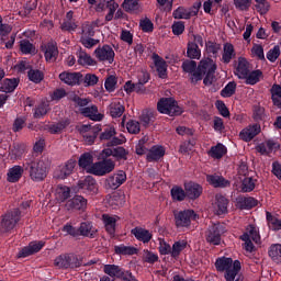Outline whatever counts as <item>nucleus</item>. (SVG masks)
Here are the masks:
<instances>
[{
  "label": "nucleus",
  "mask_w": 281,
  "mask_h": 281,
  "mask_svg": "<svg viewBox=\"0 0 281 281\" xmlns=\"http://www.w3.org/2000/svg\"><path fill=\"white\" fill-rule=\"evenodd\" d=\"M216 61L210 57L202 58L198 64L196 71L191 77V85H196L203 80L205 87H212L216 80ZM204 76V79H203Z\"/></svg>",
  "instance_id": "obj_1"
},
{
  "label": "nucleus",
  "mask_w": 281,
  "mask_h": 281,
  "mask_svg": "<svg viewBox=\"0 0 281 281\" xmlns=\"http://www.w3.org/2000/svg\"><path fill=\"white\" fill-rule=\"evenodd\" d=\"M23 168L25 172H29V177L32 181H45L49 172V159H36L34 156H29L23 164Z\"/></svg>",
  "instance_id": "obj_2"
},
{
  "label": "nucleus",
  "mask_w": 281,
  "mask_h": 281,
  "mask_svg": "<svg viewBox=\"0 0 281 281\" xmlns=\"http://www.w3.org/2000/svg\"><path fill=\"white\" fill-rule=\"evenodd\" d=\"M21 222V210L13 209L4 213L0 222V234H10Z\"/></svg>",
  "instance_id": "obj_3"
},
{
  "label": "nucleus",
  "mask_w": 281,
  "mask_h": 281,
  "mask_svg": "<svg viewBox=\"0 0 281 281\" xmlns=\"http://www.w3.org/2000/svg\"><path fill=\"white\" fill-rule=\"evenodd\" d=\"M157 110L159 113H165L171 117L183 113V108L179 106V103L172 98L160 99L157 103Z\"/></svg>",
  "instance_id": "obj_4"
},
{
  "label": "nucleus",
  "mask_w": 281,
  "mask_h": 281,
  "mask_svg": "<svg viewBox=\"0 0 281 281\" xmlns=\"http://www.w3.org/2000/svg\"><path fill=\"white\" fill-rule=\"evenodd\" d=\"M115 170V161L113 159H104L91 165L88 169L89 175H94L95 177H104Z\"/></svg>",
  "instance_id": "obj_5"
},
{
  "label": "nucleus",
  "mask_w": 281,
  "mask_h": 281,
  "mask_svg": "<svg viewBox=\"0 0 281 281\" xmlns=\"http://www.w3.org/2000/svg\"><path fill=\"white\" fill-rule=\"evenodd\" d=\"M175 225L176 227L183 228L190 227L192 225V221H196L199 215L194 212V210H184L180 212H175Z\"/></svg>",
  "instance_id": "obj_6"
},
{
  "label": "nucleus",
  "mask_w": 281,
  "mask_h": 281,
  "mask_svg": "<svg viewBox=\"0 0 281 281\" xmlns=\"http://www.w3.org/2000/svg\"><path fill=\"white\" fill-rule=\"evenodd\" d=\"M102 131V125H81L78 128V132L83 137L85 144L88 146H92V144H95V139L98 138V134Z\"/></svg>",
  "instance_id": "obj_7"
},
{
  "label": "nucleus",
  "mask_w": 281,
  "mask_h": 281,
  "mask_svg": "<svg viewBox=\"0 0 281 281\" xmlns=\"http://www.w3.org/2000/svg\"><path fill=\"white\" fill-rule=\"evenodd\" d=\"M77 188L82 190L85 194H90L91 196H95L98 194L100 187L98 186V181L92 176H88L82 180H79L77 183Z\"/></svg>",
  "instance_id": "obj_8"
},
{
  "label": "nucleus",
  "mask_w": 281,
  "mask_h": 281,
  "mask_svg": "<svg viewBox=\"0 0 281 281\" xmlns=\"http://www.w3.org/2000/svg\"><path fill=\"white\" fill-rule=\"evenodd\" d=\"M94 56L100 63H109L113 65L115 60V50L110 45H103L94 50Z\"/></svg>",
  "instance_id": "obj_9"
},
{
  "label": "nucleus",
  "mask_w": 281,
  "mask_h": 281,
  "mask_svg": "<svg viewBox=\"0 0 281 281\" xmlns=\"http://www.w3.org/2000/svg\"><path fill=\"white\" fill-rule=\"evenodd\" d=\"M88 201L82 195H75L72 199L68 200L65 204L68 212H86Z\"/></svg>",
  "instance_id": "obj_10"
},
{
  "label": "nucleus",
  "mask_w": 281,
  "mask_h": 281,
  "mask_svg": "<svg viewBox=\"0 0 281 281\" xmlns=\"http://www.w3.org/2000/svg\"><path fill=\"white\" fill-rule=\"evenodd\" d=\"M59 80L68 87H76L82 85V75L81 72L64 71L59 74Z\"/></svg>",
  "instance_id": "obj_11"
},
{
  "label": "nucleus",
  "mask_w": 281,
  "mask_h": 281,
  "mask_svg": "<svg viewBox=\"0 0 281 281\" xmlns=\"http://www.w3.org/2000/svg\"><path fill=\"white\" fill-rule=\"evenodd\" d=\"M76 164V159L70 158L64 165L59 166L55 175L56 179L65 180L67 177H70V175H74Z\"/></svg>",
  "instance_id": "obj_12"
},
{
  "label": "nucleus",
  "mask_w": 281,
  "mask_h": 281,
  "mask_svg": "<svg viewBox=\"0 0 281 281\" xmlns=\"http://www.w3.org/2000/svg\"><path fill=\"white\" fill-rule=\"evenodd\" d=\"M126 182V172L125 171H119L117 173H114L110 176L108 179H105V188H109L110 190H117L120 186Z\"/></svg>",
  "instance_id": "obj_13"
},
{
  "label": "nucleus",
  "mask_w": 281,
  "mask_h": 281,
  "mask_svg": "<svg viewBox=\"0 0 281 281\" xmlns=\"http://www.w3.org/2000/svg\"><path fill=\"white\" fill-rule=\"evenodd\" d=\"M205 240L210 245H221V225L213 224L205 232Z\"/></svg>",
  "instance_id": "obj_14"
},
{
  "label": "nucleus",
  "mask_w": 281,
  "mask_h": 281,
  "mask_svg": "<svg viewBox=\"0 0 281 281\" xmlns=\"http://www.w3.org/2000/svg\"><path fill=\"white\" fill-rule=\"evenodd\" d=\"M43 247H45V243L43 241H31L29 246L19 251L18 258H27V256H34V254H38Z\"/></svg>",
  "instance_id": "obj_15"
},
{
  "label": "nucleus",
  "mask_w": 281,
  "mask_h": 281,
  "mask_svg": "<svg viewBox=\"0 0 281 281\" xmlns=\"http://www.w3.org/2000/svg\"><path fill=\"white\" fill-rule=\"evenodd\" d=\"M79 236L86 238H98V228L93 226L92 222H82L78 228Z\"/></svg>",
  "instance_id": "obj_16"
},
{
  "label": "nucleus",
  "mask_w": 281,
  "mask_h": 281,
  "mask_svg": "<svg viewBox=\"0 0 281 281\" xmlns=\"http://www.w3.org/2000/svg\"><path fill=\"white\" fill-rule=\"evenodd\" d=\"M184 190L188 199H191V201H195V199L203 194V187L196 182L184 183Z\"/></svg>",
  "instance_id": "obj_17"
},
{
  "label": "nucleus",
  "mask_w": 281,
  "mask_h": 281,
  "mask_svg": "<svg viewBox=\"0 0 281 281\" xmlns=\"http://www.w3.org/2000/svg\"><path fill=\"white\" fill-rule=\"evenodd\" d=\"M153 60L156 67V71H158L159 78H167L168 77V64L166 60L159 56L157 53L153 54Z\"/></svg>",
  "instance_id": "obj_18"
},
{
  "label": "nucleus",
  "mask_w": 281,
  "mask_h": 281,
  "mask_svg": "<svg viewBox=\"0 0 281 281\" xmlns=\"http://www.w3.org/2000/svg\"><path fill=\"white\" fill-rule=\"evenodd\" d=\"M206 181L213 188H229L232 186V182L229 180L216 173L206 175Z\"/></svg>",
  "instance_id": "obj_19"
},
{
  "label": "nucleus",
  "mask_w": 281,
  "mask_h": 281,
  "mask_svg": "<svg viewBox=\"0 0 281 281\" xmlns=\"http://www.w3.org/2000/svg\"><path fill=\"white\" fill-rule=\"evenodd\" d=\"M227 205H229V200L225 198V195L217 193L214 204L215 214H217V216L227 214Z\"/></svg>",
  "instance_id": "obj_20"
},
{
  "label": "nucleus",
  "mask_w": 281,
  "mask_h": 281,
  "mask_svg": "<svg viewBox=\"0 0 281 281\" xmlns=\"http://www.w3.org/2000/svg\"><path fill=\"white\" fill-rule=\"evenodd\" d=\"M131 234L135 236L136 240H139L140 243H144V245L150 243L153 240V233L146 228H142L139 226H136L131 231Z\"/></svg>",
  "instance_id": "obj_21"
},
{
  "label": "nucleus",
  "mask_w": 281,
  "mask_h": 281,
  "mask_svg": "<svg viewBox=\"0 0 281 281\" xmlns=\"http://www.w3.org/2000/svg\"><path fill=\"white\" fill-rule=\"evenodd\" d=\"M256 135H260L259 124L249 125L239 133V137L243 142H251Z\"/></svg>",
  "instance_id": "obj_22"
},
{
  "label": "nucleus",
  "mask_w": 281,
  "mask_h": 281,
  "mask_svg": "<svg viewBox=\"0 0 281 281\" xmlns=\"http://www.w3.org/2000/svg\"><path fill=\"white\" fill-rule=\"evenodd\" d=\"M166 155V148L160 145H154L147 153L146 160L151 161H159V159H164Z\"/></svg>",
  "instance_id": "obj_23"
},
{
  "label": "nucleus",
  "mask_w": 281,
  "mask_h": 281,
  "mask_svg": "<svg viewBox=\"0 0 281 281\" xmlns=\"http://www.w3.org/2000/svg\"><path fill=\"white\" fill-rule=\"evenodd\" d=\"M249 74V61L246 58L239 57L238 64L235 70V76L240 80H245Z\"/></svg>",
  "instance_id": "obj_24"
},
{
  "label": "nucleus",
  "mask_w": 281,
  "mask_h": 281,
  "mask_svg": "<svg viewBox=\"0 0 281 281\" xmlns=\"http://www.w3.org/2000/svg\"><path fill=\"white\" fill-rule=\"evenodd\" d=\"M81 115L83 117H89L93 122H102L104 117V115L98 113V108L95 105L81 109Z\"/></svg>",
  "instance_id": "obj_25"
},
{
  "label": "nucleus",
  "mask_w": 281,
  "mask_h": 281,
  "mask_svg": "<svg viewBox=\"0 0 281 281\" xmlns=\"http://www.w3.org/2000/svg\"><path fill=\"white\" fill-rule=\"evenodd\" d=\"M103 271L104 273H106V276H110V278H122V280H124V278H127L126 273L122 271V268L116 265H105L103 267Z\"/></svg>",
  "instance_id": "obj_26"
},
{
  "label": "nucleus",
  "mask_w": 281,
  "mask_h": 281,
  "mask_svg": "<svg viewBox=\"0 0 281 281\" xmlns=\"http://www.w3.org/2000/svg\"><path fill=\"white\" fill-rule=\"evenodd\" d=\"M138 251L139 250L134 246H126L124 244L114 246V252L116 256H136Z\"/></svg>",
  "instance_id": "obj_27"
},
{
  "label": "nucleus",
  "mask_w": 281,
  "mask_h": 281,
  "mask_svg": "<svg viewBox=\"0 0 281 281\" xmlns=\"http://www.w3.org/2000/svg\"><path fill=\"white\" fill-rule=\"evenodd\" d=\"M108 109L111 117H122V115H124V111H126L124 103L120 101H113L110 103Z\"/></svg>",
  "instance_id": "obj_28"
},
{
  "label": "nucleus",
  "mask_w": 281,
  "mask_h": 281,
  "mask_svg": "<svg viewBox=\"0 0 281 281\" xmlns=\"http://www.w3.org/2000/svg\"><path fill=\"white\" fill-rule=\"evenodd\" d=\"M44 56L47 63H54L58 58V46L54 43H48L45 46Z\"/></svg>",
  "instance_id": "obj_29"
},
{
  "label": "nucleus",
  "mask_w": 281,
  "mask_h": 281,
  "mask_svg": "<svg viewBox=\"0 0 281 281\" xmlns=\"http://www.w3.org/2000/svg\"><path fill=\"white\" fill-rule=\"evenodd\" d=\"M123 10L125 12H130L133 14H137L142 12V5L139 4V0H124L122 3Z\"/></svg>",
  "instance_id": "obj_30"
},
{
  "label": "nucleus",
  "mask_w": 281,
  "mask_h": 281,
  "mask_svg": "<svg viewBox=\"0 0 281 281\" xmlns=\"http://www.w3.org/2000/svg\"><path fill=\"white\" fill-rule=\"evenodd\" d=\"M235 57H236V50L234 49V45L231 43H226L224 45L222 61L225 65H229V63H232V58H235Z\"/></svg>",
  "instance_id": "obj_31"
},
{
  "label": "nucleus",
  "mask_w": 281,
  "mask_h": 281,
  "mask_svg": "<svg viewBox=\"0 0 281 281\" xmlns=\"http://www.w3.org/2000/svg\"><path fill=\"white\" fill-rule=\"evenodd\" d=\"M187 57L191 60H199L201 58V48L194 42H189L187 45Z\"/></svg>",
  "instance_id": "obj_32"
},
{
  "label": "nucleus",
  "mask_w": 281,
  "mask_h": 281,
  "mask_svg": "<svg viewBox=\"0 0 281 281\" xmlns=\"http://www.w3.org/2000/svg\"><path fill=\"white\" fill-rule=\"evenodd\" d=\"M227 155V147L218 143L216 146L211 147L209 150V156L213 159H223V156Z\"/></svg>",
  "instance_id": "obj_33"
},
{
  "label": "nucleus",
  "mask_w": 281,
  "mask_h": 281,
  "mask_svg": "<svg viewBox=\"0 0 281 281\" xmlns=\"http://www.w3.org/2000/svg\"><path fill=\"white\" fill-rule=\"evenodd\" d=\"M233 262L234 260H232V258H227V257L218 258L215 261V269L216 271H220V272L229 271V269H232Z\"/></svg>",
  "instance_id": "obj_34"
},
{
  "label": "nucleus",
  "mask_w": 281,
  "mask_h": 281,
  "mask_svg": "<svg viewBox=\"0 0 281 281\" xmlns=\"http://www.w3.org/2000/svg\"><path fill=\"white\" fill-rule=\"evenodd\" d=\"M79 168H82L83 170H87L89 172V169L91 166H93V155L90 153H83L78 160Z\"/></svg>",
  "instance_id": "obj_35"
},
{
  "label": "nucleus",
  "mask_w": 281,
  "mask_h": 281,
  "mask_svg": "<svg viewBox=\"0 0 281 281\" xmlns=\"http://www.w3.org/2000/svg\"><path fill=\"white\" fill-rule=\"evenodd\" d=\"M16 87H19V79H4L1 83L0 91L2 93H12Z\"/></svg>",
  "instance_id": "obj_36"
},
{
  "label": "nucleus",
  "mask_w": 281,
  "mask_h": 281,
  "mask_svg": "<svg viewBox=\"0 0 281 281\" xmlns=\"http://www.w3.org/2000/svg\"><path fill=\"white\" fill-rule=\"evenodd\" d=\"M102 221L105 225V231L110 236L115 235V223H117V220L115 217L110 216L109 214H103L102 215Z\"/></svg>",
  "instance_id": "obj_37"
},
{
  "label": "nucleus",
  "mask_w": 281,
  "mask_h": 281,
  "mask_svg": "<svg viewBox=\"0 0 281 281\" xmlns=\"http://www.w3.org/2000/svg\"><path fill=\"white\" fill-rule=\"evenodd\" d=\"M182 71L184 74H189L190 76V82H192V75L193 74H196V69L199 67V65H196V61L195 60H192V59H186L183 63H182Z\"/></svg>",
  "instance_id": "obj_38"
},
{
  "label": "nucleus",
  "mask_w": 281,
  "mask_h": 281,
  "mask_svg": "<svg viewBox=\"0 0 281 281\" xmlns=\"http://www.w3.org/2000/svg\"><path fill=\"white\" fill-rule=\"evenodd\" d=\"M270 93L273 105L281 109V85L274 83L270 89Z\"/></svg>",
  "instance_id": "obj_39"
},
{
  "label": "nucleus",
  "mask_w": 281,
  "mask_h": 281,
  "mask_svg": "<svg viewBox=\"0 0 281 281\" xmlns=\"http://www.w3.org/2000/svg\"><path fill=\"white\" fill-rule=\"evenodd\" d=\"M23 167L21 166H14L11 169H9L8 172V181L10 183H16L21 177H23Z\"/></svg>",
  "instance_id": "obj_40"
},
{
  "label": "nucleus",
  "mask_w": 281,
  "mask_h": 281,
  "mask_svg": "<svg viewBox=\"0 0 281 281\" xmlns=\"http://www.w3.org/2000/svg\"><path fill=\"white\" fill-rule=\"evenodd\" d=\"M71 196V189L67 186H58L56 189V199L57 201H60V203H65L67 199Z\"/></svg>",
  "instance_id": "obj_41"
},
{
  "label": "nucleus",
  "mask_w": 281,
  "mask_h": 281,
  "mask_svg": "<svg viewBox=\"0 0 281 281\" xmlns=\"http://www.w3.org/2000/svg\"><path fill=\"white\" fill-rule=\"evenodd\" d=\"M268 255L273 262H281V244H272L268 250Z\"/></svg>",
  "instance_id": "obj_42"
},
{
  "label": "nucleus",
  "mask_w": 281,
  "mask_h": 281,
  "mask_svg": "<svg viewBox=\"0 0 281 281\" xmlns=\"http://www.w3.org/2000/svg\"><path fill=\"white\" fill-rule=\"evenodd\" d=\"M187 247H188V241L186 240L176 241L171 248V258H175L177 260V258L181 256V251H183V249H186Z\"/></svg>",
  "instance_id": "obj_43"
},
{
  "label": "nucleus",
  "mask_w": 281,
  "mask_h": 281,
  "mask_svg": "<svg viewBox=\"0 0 281 281\" xmlns=\"http://www.w3.org/2000/svg\"><path fill=\"white\" fill-rule=\"evenodd\" d=\"M260 78H262L261 70H254L248 72L247 77L244 78L246 85H258L260 82Z\"/></svg>",
  "instance_id": "obj_44"
},
{
  "label": "nucleus",
  "mask_w": 281,
  "mask_h": 281,
  "mask_svg": "<svg viewBox=\"0 0 281 281\" xmlns=\"http://www.w3.org/2000/svg\"><path fill=\"white\" fill-rule=\"evenodd\" d=\"M67 269H79V267H82V259L78 258V256L74 254H67Z\"/></svg>",
  "instance_id": "obj_45"
},
{
  "label": "nucleus",
  "mask_w": 281,
  "mask_h": 281,
  "mask_svg": "<svg viewBox=\"0 0 281 281\" xmlns=\"http://www.w3.org/2000/svg\"><path fill=\"white\" fill-rule=\"evenodd\" d=\"M171 196L173 199V201H186V196L187 193H186V190H183V188L179 187V186H175L172 187L171 189Z\"/></svg>",
  "instance_id": "obj_46"
},
{
  "label": "nucleus",
  "mask_w": 281,
  "mask_h": 281,
  "mask_svg": "<svg viewBox=\"0 0 281 281\" xmlns=\"http://www.w3.org/2000/svg\"><path fill=\"white\" fill-rule=\"evenodd\" d=\"M256 179L251 177H246L241 181V192H254L256 190Z\"/></svg>",
  "instance_id": "obj_47"
},
{
  "label": "nucleus",
  "mask_w": 281,
  "mask_h": 281,
  "mask_svg": "<svg viewBox=\"0 0 281 281\" xmlns=\"http://www.w3.org/2000/svg\"><path fill=\"white\" fill-rule=\"evenodd\" d=\"M173 19H184V20H190L192 19V13L190 10L186 9L184 7H179L176 9L172 13Z\"/></svg>",
  "instance_id": "obj_48"
},
{
  "label": "nucleus",
  "mask_w": 281,
  "mask_h": 281,
  "mask_svg": "<svg viewBox=\"0 0 281 281\" xmlns=\"http://www.w3.org/2000/svg\"><path fill=\"white\" fill-rule=\"evenodd\" d=\"M98 82H100V78L95 76V74H86L81 80V85H83V87H95Z\"/></svg>",
  "instance_id": "obj_49"
},
{
  "label": "nucleus",
  "mask_w": 281,
  "mask_h": 281,
  "mask_svg": "<svg viewBox=\"0 0 281 281\" xmlns=\"http://www.w3.org/2000/svg\"><path fill=\"white\" fill-rule=\"evenodd\" d=\"M127 133L131 135H139L142 131V125L139 124V121L136 120H130L126 123Z\"/></svg>",
  "instance_id": "obj_50"
},
{
  "label": "nucleus",
  "mask_w": 281,
  "mask_h": 281,
  "mask_svg": "<svg viewBox=\"0 0 281 281\" xmlns=\"http://www.w3.org/2000/svg\"><path fill=\"white\" fill-rule=\"evenodd\" d=\"M78 63L80 65H82L83 67L85 66H94V65H98V63L92 59L91 55L85 53V52H80L79 53V56H78Z\"/></svg>",
  "instance_id": "obj_51"
},
{
  "label": "nucleus",
  "mask_w": 281,
  "mask_h": 281,
  "mask_svg": "<svg viewBox=\"0 0 281 281\" xmlns=\"http://www.w3.org/2000/svg\"><path fill=\"white\" fill-rule=\"evenodd\" d=\"M29 76V80H31V82H35V85H38L41 82H43L45 75L43 74V71L41 70H35V69H31L27 72Z\"/></svg>",
  "instance_id": "obj_52"
},
{
  "label": "nucleus",
  "mask_w": 281,
  "mask_h": 281,
  "mask_svg": "<svg viewBox=\"0 0 281 281\" xmlns=\"http://www.w3.org/2000/svg\"><path fill=\"white\" fill-rule=\"evenodd\" d=\"M266 217L271 229H273L274 232H278L281 229V220L273 216L271 212H267Z\"/></svg>",
  "instance_id": "obj_53"
},
{
  "label": "nucleus",
  "mask_w": 281,
  "mask_h": 281,
  "mask_svg": "<svg viewBox=\"0 0 281 281\" xmlns=\"http://www.w3.org/2000/svg\"><path fill=\"white\" fill-rule=\"evenodd\" d=\"M241 210H251V207H256L258 205V200L249 196V198H241L238 201Z\"/></svg>",
  "instance_id": "obj_54"
},
{
  "label": "nucleus",
  "mask_w": 281,
  "mask_h": 281,
  "mask_svg": "<svg viewBox=\"0 0 281 281\" xmlns=\"http://www.w3.org/2000/svg\"><path fill=\"white\" fill-rule=\"evenodd\" d=\"M113 157H115L117 161H126L128 159V150L124 147H115L113 148Z\"/></svg>",
  "instance_id": "obj_55"
},
{
  "label": "nucleus",
  "mask_w": 281,
  "mask_h": 281,
  "mask_svg": "<svg viewBox=\"0 0 281 281\" xmlns=\"http://www.w3.org/2000/svg\"><path fill=\"white\" fill-rule=\"evenodd\" d=\"M236 93V83L234 81L228 82L221 91L222 98H232Z\"/></svg>",
  "instance_id": "obj_56"
},
{
  "label": "nucleus",
  "mask_w": 281,
  "mask_h": 281,
  "mask_svg": "<svg viewBox=\"0 0 281 281\" xmlns=\"http://www.w3.org/2000/svg\"><path fill=\"white\" fill-rule=\"evenodd\" d=\"M43 150H45V138H40L33 146V151L31 157H38V155H43Z\"/></svg>",
  "instance_id": "obj_57"
},
{
  "label": "nucleus",
  "mask_w": 281,
  "mask_h": 281,
  "mask_svg": "<svg viewBox=\"0 0 281 281\" xmlns=\"http://www.w3.org/2000/svg\"><path fill=\"white\" fill-rule=\"evenodd\" d=\"M95 27H98V22H86L82 25V34H85V36H95Z\"/></svg>",
  "instance_id": "obj_58"
},
{
  "label": "nucleus",
  "mask_w": 281,
  "mask_h": 281,
  "mask_svg": "<svg viewBox=\"0 0 281 281\" xmlns=\"http://www.w3.org/2000/svg\"><path fill=\"white\" fill-rule=\"evenodd\" d=\"M256 4L255 8L257 12H260V14H267L269 10L271 9V4L267 0H255Z\"/></svg>",
  "instance_id": "obj_59"
},
{
  "label": "nucleus",
  "mask_w": 281,
  "mask_h": 281,
  "mask_svg": "<svg viewBox=\"0 0 281 281\" xmlns=\"http://www.w3.org/2000/svg\"><path fill=\"white\" fill-rule=\"evenodd\" d=\"M46 113H49V104L43 102L41 103L36 109H35V112H34V117L36 120L45 116Z\"/></svg>",
  "instance_id": "obj_60"
},
{
  "label": "nucleus",
  "mask_w": 281,
  "mask_h": 281,
  "mask_svg": "<svg viewBox=\"0 0 281 281\" xmlns=\"http://www.w3.org/2000/svg\"><path fill=\"white\" fill-rule=\"evenodd\" d=\"M246 234H248L249 239L254 240V243H260V233H258L256 226L248 225V227L246 228Z\"/></svg>",
  "instance_id": "obj_61"
},
{
  "label": "nucleus",
  "mask_w": 281,
  "mask_h": 281,
  "mask_svg": "<svg viewBox=\"0 0 281 281\" xmlns=\"http://www.w3.org/2000/svg\"><path fill=\"white\" fill-rule=\"evenodd\" d=\"M139 27L143 32L150 33L153 30H155V24H153L150 19L145 18L144 20L139 21Z\"/></svg>",
  "instance_id": "obj_62"
},
{
  "label": "nucleus",
  "mask_w": 281,
  "mask_h": 281,
  "mask_svg": "<svg viewBox=\"0 0 281 281\" xmlns=\"http://www.w3.org/2000/svg\"><path fill=\"white\" fill-rule=\"evenodd\" d=\"M68 100H70V102H75V106H87L90 102L89 99H82L78 94H70Z\"/></svg>",
  "instance_id": "obj_63"
},
{
  "label": "nucleus",
  "mask_w": 281,
  "mask_h": 281,
  "mask_svg": "<svg viewBox=\"0 0 281 281\" xmlns=\"http://www.w3.org/2000/svg\"><path fill=\"white\" fill-rule=\"evenodd\" d=\"M55 267H58V269H67L68 262H67V254L59 255L54 260Z\"/></svg>",
  "instance_id": "obj_64"
}]
</instances>
